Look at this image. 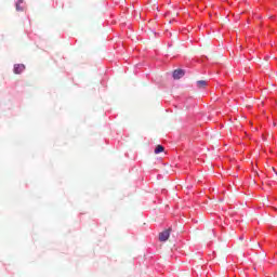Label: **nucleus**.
Masks as SVG:
<instances>
[{
	"mask_svg": "<svg viewBox=\"0 0 277 277\" xmlns=\"http://www.w3.org/2000/svg\"><path fill=\"white\" fill-rule=\"evenodd\" d=\"M170 233H172V228L161 232L159 234V241H168V239H170Z\"/></svg>",
	"mask_w": 277,
	"mask_h": 277,
	"instance_id": "obj_1",
	"label": "nucleus"
},
{
	"mask_svg": "<svg viewBox=\"0 0 277 277\" xmlns=\"http://www.w3.org/2000/svg\"><path fill=\"white\" fill-rule=\"evenodd\" d=\"M16 12H24L25 10V1L24 0H17L16 4Z\"/></svg>",
	"mask_w": 277,
	"mask_h": 277,
	"instance_id": "obj_2",
	"label": "nucleus"
},
{
	"mask_svg": "<svg viewBox=\"0 0 277 277\" xmlns=\"http://www.w3.org/2000/svg\"><path fill=\"white\" fill-rule=\"evenodd\" d=\"M182 77H185V71L183 69H175L173 71V79H181Z\"/></svg>",
	"mask_w": 277,
	"mask_h": 277,
	"instance_id": "obj_3",
	"label": "nucleus"
},
{
	"mask_svg": "<svg viewBox=\"0 0 277 277\" xmlns=\"http://www.w3.org/2000/svg\"><path fill=\"white\" fill-rule=\"evenodd\" d=\"M25 70V65L23 64H16L14 65V74L21 75Z\"/></svg>",
	"mask_w": 277,
	"mask_h": 277,
	"instance_id": "obj_4",
	"label": "nucleus"
},
{
	"mask_svg": "<svg viewBox=\"0 0 277 277\" xmlns=\"http://www.w3.org/2000/svg\"><path fill=\"white\" fill-rule=\"evenodd\" d=\"M197 88L199 89L207 88V80L197 81Z\"/></svg>",
	"mask_w": 277,
	"mask_h": 277,
	"instance_id": "obj_5",
	"label": "nucleus"
},
{
	"mask_svg": "<svg viewBox=\"0 0 277 277\" xmlns=\"http://www.w3.org/2000/svg\"><path fill=\"white\" fill-rule=\"evenodd\" d=\"M164 148L161 145H157V147L155 148V154L159 155V153H163Z\"/></svg>",
	"mask_w": 277,
	"mask_h": 277,
	"instance_id": "obj_6",
	"label": "nucleus"
}]
</instances>
